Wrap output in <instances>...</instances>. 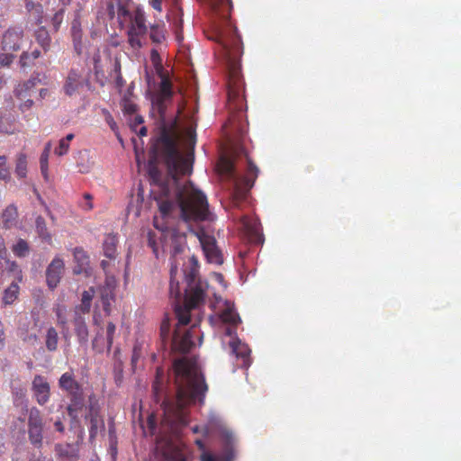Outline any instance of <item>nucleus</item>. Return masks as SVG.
<instances>
[{
	"mask_svg": "<svg viewBox=\"0 0 461 461\" xmlns=\"http://www.w3.org/2000/svg\"><path fill=\"white\" fill-rule=\"evenodd\" d=\"M18 217L17 208L14 204L8 205L3 212L4 227L10 229L15 225Z\"/></svg>",
	"mask_w": 461,
	"mask_h": 461,
	"instance_id": "29",
	"label": "nucleus"
},
{
	"mask_svg": "<svg viewBox=\"0 0 461 461\" xmlns=\"http://www.w3.org/2000/svg\"><path fill=\"white\" fill-rule=\"evenodd\" d=\"M34 104L33 100L32 97L25 99L19 104V109L21 112L25 113L29 111Z\"/></svg>",
	"mask_w": 461,
	"mask_h": 461,
	"instance_id": "54",
	"label": "nucleus"
},
{
	"mask_svg": "<svg viewBox=\"0 0 461 461\" xmlns=\"http://www.w3.org/2000/svg\"><path fill=\"white\" fill-rule=\"evenodd\" d=\"M236 153L238 156L245 157L247 165L246 174L244 176L239 175L236 172L233 162L224 158L221 160V168L232 182L231 201L234 206L239 207L240 203L247 199L250 189L254 186L259 169L254 164L243 146H238Z\"/></svg>",
	"mask_w": 461,
	"mask_h": 461,
	"instance_id": "4",
	"label": "nucleus"
},
{
	"mask_svg": "<svg viewBox=\"0 0 461 461\" xmlns=\"http://www.w3.org/2000/svg\"><path fill=\"white\" fill-rule=\"evenodd\" d=\"M59 344V334L55 328L50 327L47 330L46 338H45V346L46 348L50 351H56Z\"/></svg>",
	"mask_w": 461,
	"mask_h": 461,
	"instance_id": "31",
	"label": "nucleus"
},
{
	"mask_svg": "<svg viewBox=\"0 0 461 461\" xmlns=\"http://www.w3.org/2000/svg\"><path fill=\"white\" fill-rule=\"evenodd\" d=\"M11 175L7 166V158L5 156H0V179L9 181Z\"/></svg>",
	"mask_w": 461,
	"mask_h": 461,
	"instance_id": "49",
	"label": "nucleus"
},
{
	"mask_svg": "<svg viewBox=\"0 0 461 461\" xmlns=\"http://www.w3.org/2000/svg\"><path fill=\"white\" fill-rule=\"evenodd\" d=\"M115 281L113 278H107L105 284L99 288L100 300L102 307L106 315L112 312V305L114 302Z\"/></svg>",
	"mask_w": 461,
	"mask_h": 461,
	"instance_id": "16",
	"label": "nucleus"
},
{
	"mask_svg": "<svg viewBox=\"0 0 461 461\" xmlns=\"http://www.w3.org/2000/svg\"><path fill=\"white\" fill-rule=\"evenodd\" d=\"M41 56L39 50H34L32 52L23 51L19 59L21 68H25L31 67L33 64V60L37 59Z\"/></svg>",
	"mask_w": 461,
	"mask_h": 461,
	"instance_id": "38",
	"label": "nucleus"
},
{
	"mask_svg": "<svg viewBox=\"0 0 461 461\" xmlns=\"http://www.w3.org/2000/svg\"><path fill=\"white\" fill-rule=\"evenodd\" d=\"M32 391L38 404L45 405L50 398V385L46 377L36 375L32 383Z\"/></svg>",
	"mask_w": 461,
	"mask_h": 461,
	"instance_id": "13",
	"label": "nucleus"
},
{
	"mask_svg": "<svg viewBox=\"0 0 461 461\" xmlns=\"http://www.w3.org/2000/svg\"><path fill=\"white\" fill-rule=\"evenodd\" d=\"M149 5L158 12L162 11V0H149Z\"/></svg>",
	"mask_w": 461,
	"mask_h": 461,
	"instance_id": "61",
	"label": "nucleus"
},
{
	"mask_svg": "<svg viewBox=\"0 0 461 461\" xmlns=\"http://www.w3.org/2000/svg\"><path fill=\"white\" fill-rule=\"evenodd\" d=\"M28 428H43L41 413L36 407L29 410Z\"/></svg>",
	"mask_w": 461,
	"mask_h": 461,
	"instance_id": "39",
	"label": "nucleus"
},
{
	"mask_svg": "<svg viewBox=\"0 0 461 461\" xmlns=\"http://www.w3.org/2000/svg\"><path fill=\"white\" fill-rule=\"evenodd\" d=\"M161 335L167 336L169 332V323L167 321H164L161 324Z\"/></svg>",
	"mask_w": 461,
	"mask_h": 461,
	"instance_id": "62",
	"label": "nucleus"
},
{
	"mask_svg": "<svg viewBox=\"0 0 461 461\" xmlns=\"http://www.w3.org/2000/svg\"><path fill=\"white\" fill-rule=\"evenodd\" d=\"M241 227L252 241H258L260 239V224L257 220L251 219L248 216H243L240 219Z\"/></svg>",
	"mask_w": 461,
	"mask_h": 461,
	"instance_id": "21",
	"label": "nucleus"
},
{
	"mask_svg": "<svg viewBox=\"0 0 461 461\" xmlns=\"http://www.w3.org/2000/svg\"><path fill=\"white\" fill-rule=\"evenodd\" d=\"M157 75L160 77L161 81L158 86V91L155 96V102L159 111H162L165 102L170 100L173 96L172 83L166 71Z\"/></svg>",
	"mask_w": 461,
	"mask_h": 461,
	"instance_id": "15",
	"label": "nucleus"
},
{
	"mask_svg": "<svg viewBox=\"0 0 461 461\" xmlns=\"http://www.w3.org/2000/svg\"><path fill=\"white\" fill-rule=\"evenodd\" d=\"M183 251V248L181 245L176 244L173 248L172 257L171 258L176 259V256Z\"/></svg>",
	"mask_w": 461,
	"mask_h": 461,
	"instance_id": "64",
	"label": "nucleus"
},
{
	"mask_svg": "<svg viewBox=\"0 0 461 461\" xmlns=\"http://www.w3.org/2000/svg\"><path fill=\"white\" fill-rule=\"evenodd\" d=\"M211 9L226 23L219 31L221 55L227 68V106L229 110L228 123L231 130L243 134L246 132L245 85L241 74L240 59L243 46L237 28L230 21L232 9L231 0H207Z\"/></svg>",
	"mask_w": 461,
	"mask_h": 461,
	"instance_id": "2",
	"label": "nucleus"
},
{
	"mask_svg": "<svg viewBox=\"0 0 461 461\" xmlns=\"http://www.w3.org/2000/svg\"><path fill=\"white\" fill-rule=\"evenodd\" d=\"M90 87V81L87 77H84L82 72L77 68H71L65 78L63 85V91L66 95L71 97L80 93L84 86Z\"/></svg>",
	"mask_w": 461,
	"mask_h": 461,
	"instance_id": "11",
	"label": "nucleus"
},
{
	"mask_svg": "<svg viewBox=\"0 0 461 461\" xmlns=\"http://www.w3.org/2000/svg\"><path fill=\"white\" fill-rule=\"evenodd\" d=\"M51 145L47 143L40 158L41 172L46 181L49 180V156Z\"/></svg>",
	"mask_w": 461,
	"mask_h": 461,
	"instance_id": "34",
	"label": "nucleus"
},
{
	"mask_svg": "<svg viewBox=\"0 0 461 461\" xmlns=\"http://www.w3.org/2000/svg\"><path fill=\"white\" fill-rule=\"evenodd\" d=\"M69 149V144L64 140L61 139L59 140V146L55 149V154L58 156H63L68 153Z\"/></svg>",
	"mask_w": 461,
	"mask_h": 461,
	"instance_id": "53",
	"label": "nucleus"
},
{
	"mask_svg": "<svg viewBox=\"0 0 461 461\" xmlns=\"http://www.w3.org/2000/svg\"><path fill=\"white\" fill-rule=\"evenodd\" d=\"M34 37L38 44L47 52L51 47V37L45 26H40L34 32Z\"/></svg>",
	"mask_w": 461,
	"mask_h": 461,
	"instance_id": "27",
	"label": "nucleus"
},
{
	"mask_svg": "<svg viewBox=\"0 0 461 461\" xmlns=\"http://www.w3.org/2000/svg\"><path fill=\"white\" fill-rule=\"evenodd\" d=\"M86 406L84 393L69 396V403L67 406V412L71 420V424L79 425V413Z\"/></svg>",
	"mask_w": 461,
	"mask_h": 461,
	"instance_id": "17",
	"label": "nucleus"
},
{
	"mask_svg": "<svg viewBox=\"0 0 461 461\" xmlns=\"http://www.w3.org/2000/svg\"><path fill=\"white\" fill-rule=\"evenodd\" d=\"M13 397H14V404L15 406H22L25 411H28L27 409V401H26V390L24 388H14L13 389Z\"/></svg>",
	"mask_w": 461,
	"mask_h": 461,
	"instance_id": "42",
	"label": "nucleus"
},
{
	"mask_svg": "<svg viewBox=\"0 0 461 461\" xmlns=\"http://www.w3.org/2000/svg\"><path fill=\"white\" fill-rule=\"evenodd\" d=\"M128 16L131 18L127 31L128 42L131 48L140 49L148 32L144 13L137 10L132 15L130 14Z\"/></svg>",
	"mask_w": 461,
	"mask_h": 461,
	"instance_id": "7",
	"label": "nucleus"
},
{
	"mask_svg": "<svg viewBox=\"0 0 461 461\" xmlns=\"http://www.w3.org/2000/svg\"><path fill=\"white\" fill-rule=\"evenodd\" d=\"M197 447L203 451V453L200 456L201 461H218V458L213 454L205 451V445L202 439H196L194 441Z\"/></svg>",
	"mask_w": 461,
	"mask_h": 461,
	"instance_id": "48",
	"label": "nucleus"
},
{
	"mask_svg": "<svg viewBox=\"0 0 461 461\" xmlns=\"http://www.w3.org/2000/svg\"><path fill=\"white\" fill-rule=\"evenodd\" d=\"M64 261L59 257L53 258L48 266L46 269V282L50 289L53 290L58 286L64 273Z\"/></svg>",
	"mask_w": 461,
	"mask_h": 461,
	"instance_id": "14",
	"label": "nucleus"
},
{
	"mask_svg": "<svg viewBox=\"0 0 461 461\" xmlns=\"http://www.w3.org/2000/svg\"><path fill=\"white\" fill-rule=\"evenodd\" d=\"M95 291L94 287H90L82 293L81 303L75 307V313L86 314L90 312L92 301Z\"/></svg>",
	"mask_w": 461,
	"mask_h": 461,
	"instance_id": "26",
	"label": "nucleus"
},
{
	"mask_svg": "<svg viewBox=\"0 0 461 461\" xmlns=\"http://www.w3.org/2000/svg\"><path fill=\"white\" fill-rule=\"evenodd\" d=\"M186 325L179 323L177 320V325L172 339V348L175 351L186 353L194 346L192 337L196 331V326L194 325L189 330H185L184 328Z\"/></svg>",
	"mask_w": 461,
	"mask_h": 461,
	"instance_id": "10",
	"label": "nucleus"
},
{
	"mask_svg": "<svg viewBox=\"0 0 461 461\" xmlns=\"http://www.w3.org/2000/svg\"><path fill=\"white\" fill-rule=\"evenodd\" d=\"M189 294L188 286L185 289V302L184 304L180 303L181 300V292L179 289L178 281L170 280L169 283V294L172 298L175 299L174 302V310L176 319L179 321L181 324H188L190 321V311L194 307H189L187 302V295Z\"/></svg>",
	"mask_w": 461,
	"mask_h": 461,
	"instance_id": "8",
	"label": "nucleus"
},
{
	"mask_svg": "<svg viewBox=\"0 0 461 461\" xmlns=\"http://www.w3.org/2000/svg\"><path fill=\"white\" fill-rule=\"evenodd\" d=\"M179 404L198 402L203 404L208 385L194 358L182 357L173 364Z\"/></svg>",
	"mask_w": 461,
	"mask_h": 461,
	"instance_id": "3",
	"label": "nucleus"
},
{
	"mask_svg": "<svg viewBox=\"0 0 461 461\" xmlns=\"http://www.w3.org/2000/svg\"><path fill=\"white\" fill-rule=\"evenodd\" d=\"M66 14V6H62L59 8L53 15L50 17V23L52 26L53 32H57L59 31L60 26L64 21Z\"/></svg>",
	"mask_w": 461,
	"mask_h": 461,
	"instance_id": "43",
	"label": "nucleus"
},
{
	"mask_svg": "<svg viewBox=\"0 0 461 461\" xmlns=\"http://www.w3.org/2000/svg\"><path fill=\"white\" fill-rule=\"evenodd\" d=\"M192 232L198 239L207 262L217 266L222 265L223 254L218 247L215 238L208 234L204 229H199Z\"/></svg>",
	"mask_w": 461,
	"mask_h": 461,
	"instance_id": "6",
	"label": "nucleus"
},
{
	"mask_svg": "<svg viewBox=\"0 0 461 461\" xmlns=\"http://www.w3.org/2000/svg\"><path fill=\"white\" fill-rule=\"evenodd\" d=\"M29 440L37 448L42 447L43 428H28Z\"/></svg>",
	"mask_w": 461,
	"mask_h": 461,
	"instance_id": "36",
	"label": "nucleus"
},
{
	"mask_svg": "<svg viewBox=\"0 0 461 461\" xmlns=\"http://www.w3.org/2000/svg\"><path fill=\"white\" fill-rule=\"evenodd\" d=\"M84 198H85V200H86V203H85L84 204H82V205H81V206H82V208H83L84 210H86V211H90V210H92V209H93V203H92V202H91V200H92V196H91V194H84Z\"/></svg>",
	"mask_w": 461,
	"mask_h": 461,
	"instance_id": "56",
	"label": "nucleus"
},
{
	"mask_svg": "<svg viewBox=\"0 0 461 461\" xmlns=\"http://www.w3.org/2000/svg\"><path fill=\"white\" fill-rule=\"evenodd\" d=\"M14 119L11 114L0 116V133L12 134L14 132Z\"/></svg>",
	"mask_w": 461,
	"mask_h": 461,
	"instance_id": "41",
	"label": "nucleus"
},
{
	"mask_svg": "<svg viewBox=\"0 0 461 461\" xmlns=\"http://www.w3.org/2000/svg\"><path fill=\"white\" fill-rule=\"evenodd\" d=\"M59 386L62 391L66 392L68 396L83 393L82 384L76 380L73 372L62 374L59 379Z\"/></svg>",
	"mask_w": 461,
	"mask_h": 461,
	"instance_id": "18",
	"label": "nucleus"
},
{
	"mask_svg": "<svg viewBox=\"0 0 461 461\" xmlns=\"http://www.w3.org/2000/svg\"><path fill=\"white\" fill-rule=\"evenodd\" d=\"M24 32L21 27H10L2 35L0 48L2 51L17 52L23 47Z\"/></svg>",
	"mask_w": 461,
	"mask_h": 461,
	"instance_id": "12",
	"label": "nucleus"
},
{
	"mask_svg": "<svg viewBox=\"0 0 461 461\" xmlns=\"http://www.w3.org/2000/svg\"><path fill=\"white\" fill-rule=\"evenodd\" d=\"M171 260V267H170V280H174L175 276L177 273V266L176 263V259L170 258Z\"/></svg>",
	"mask_w": 461,
	"mask_h": 461,
	"instance_id": "60",
	"label": "nucleus"
},
{
	"mask_svg": "<svg viewBox=\"0 0 461 461\" xmlns=\"http://www.w3.org/2000/svg\"><path fill=\"white\" fill-rule=\"evenodd\" d=\"M150 61L157 74H161L162 72H165L164 67L162 65V59L160 58L158 51L156 49H152L150 51Z\"/></svg>",
	"mask_w": 461,
	"mask_h": 461,
	"instance_id": "47",
	"label": "nucleus"
},
{
	"mask_svg": "<svg viewBox=\"0 0 461 461\" xmlns=\"http://www.w3.org/2000/svg\"><path fill=\"white\" fill-rule=\"evenodd\" d=\"M193 152L183 155L176 138L163 129L154 141L148 163V174L152 185L159 189L158 206L162 218L171 216L179 209L185 221L208 219L209 205L203 193L187 182L180 187L177 178L192 172Z\"/></svg>",
	"mask_w": 461,
	"mask_h": 461,
	"instance_id": "1",
	"label": "nucleus"
},
{
	"mask_svg": "<svg viewBox=\"0 0 461 461\" xmlns=\"http://www.w3.org/2000/svg\"><path fill=\"white\" fill-rule=\"evenodd\" d=\"M122 110L125 114H135L138 111V105L132 99L131 93L128 91L121 101Z\"/></svg>",
	"mask_w": 461,
	"mask_h": 461,
	"instance_id": "30",
	"label": "nucleus"
},
{
	"mask_svg": "<svg viewBox=\"0 0 461 461\" xmlns=\"http://www.w3.org/2000/svg\"><path fill=\"white\" fill-rule=\"evenodd\" d=\"M14 172L19 178L26 177L27 156L24 153H19L17 155Z\"/></svg>",
	"mask_w": 461,
	"mask_h": 461,
	"instance_id": "40",
	"label": "nucleus"
},
{
	"mask_svg": "<svg viewBox=\"0 0 461 461\" xmlns=\"http://www.w3.org/2000/svg\"><path fill=\"white\" fill-rule=\"evenodd\" d=\"M230 347L231 348V352L235 354L237 357L242 359L243 366L249 365L250 349L249 348L248 345L242 343L239 339H233L230 342Z\"/></svg>",
	"mask_w": 461,
	"mask_h": 461,
	"instance_id": "25",
	"label": "nucleus"
},
{
	"mask_svg": "<svg viewBox=\"0 0 461 461\" xmlns=\"http://www.w3.org/2000/svg\"><path fill=\"white\" fill-rule=\"evenodd\" d=\"M199 261L197 257L192 256L189 258V267L185 270V277L188 285L189 294L187 302L189 307H197L203 303L206 296L208 284L199 277Z\"/></svg>",
	"mask_w": 461,
	"mask_h": 461,
	"instance_id": "5",
	"label": "nucleus"
},
{
	"mask_svg": "<svg viewBox=\"0 0 461 461\" xmlns=\"http://www.w3.org/2000/svg\"><path fill=\"white\" fill-rule=\"evenodd\" d=\"M118 238L114 234H107L103 241L104 256L110 260H115L117 258Z\"/></svg>",
	"mask_w": 461,
	"mask_h": 461,
	"instance_id": "24",
	"label": "nucleus"
},
{
	"mask_svg": "<svg viewBox=\"0 0 461 461\" xmlns=\"http://www.w3.org/2000/svg\"><path fill=\"white\" fill-rule=\"evenodd\" d=\"M165 32L163 25H152L149 32L150 40L155 43H161L165 40Z\"/></svg>",
	"mask_w": 461,
	"mask_h": 461,
	"instance_id": "46",
	"label": "nucleus"
},
{
	"mask_svg": "<svg viewBox=\"0 0 461 461\" xmlns=\"http://www.w3.org/2000/svg\"><path fill=\"white\" fill-rule=\"evenodd\" d=\"M100 60H101V56H100V51L99 50H96V52L94 54V57H93V61H94V71H95V74L96 77H98V74H99V70H100Z\"/></svg>",
	"mask_w": 461,
	"mask_h": 461,
	"instance_id": "55",
	"label": "nucleus"
},
{
	"mask_svg": "<svg viewBox=\"0 0 461 461\" xmlns=\"http://www.w3.org/2000/svg\"><path fill=\"white\" fill-rule=\"evenodd\" d=\"M39 5H41V3H35L33 0H25V9L28 13L33 11Z\"/></svg>",
	"mask_w": 461,
	"mask_h": 461,
	"instance_id": "58",
	"label": "nucleus"
},
{
	"mask_svg": "<svg viewBox=\"0 0 461 461\" xmlns=\"http://www.w3.org/2000/svg\"><path fill=\"white\" fill-rule=\"evenodd\" d=\"M237 450L235 447V441L230 434L225 436L224 444L221 449L220 456H217L218 461H233L236 458Z\"/></svg>",
	"mask_w": 461,
	"mask_h": 461,
	"instance_id": "23",
	"label": "nucleus"
},
{
	"mask_svg": "<svg viewBox=\"0 0 461 461\" xmlns=\"http://www.w3.org/2000/svg\"><path fill=\"white\" fill-rule=\"evenodd\" d=\"M164 390V374L163 370L160 368L157 369L156 377L152 384V393L154 396V400L157 403L161 401L162 394Z\"/></svg>",
	"mask_w": 461,
	"mask_h": 461,
	"instance_id": "28",
	"label": "nucleus"
},
{
	"mask_svg": "<svg viewBox=\"0 0 461 461\" xmlns=\"http://www.w3.org/2000/svg\"><path fill=\"white\" fill-rule=\"evenodd\" d=\"M43 14H44V11H43V6L41 4L37 5L33 11L29 13V14L34 19L35 23L38 25H40L43 23V19H44Z\"/></svg>",
	"mask_w": 461,
	"mask_h": 461,
	"instance_id": "52",
	"label": "nucleus"
},
{
	"mask_svg": "<svg viewBox=\"0 0 461 461\" xmlns=\"http://www.w3.org/2000/svg\"><path fill=\"white\" fill-rule=\"evenodd\" d=\"M74 258L79 267V269L76 272L80 273L86 270V267L89 265V257L82 248H76L74 249Z\"/></svg>",
	"mask_w": 461,
	"mask_h": 461,
	"instance_id": "35",
	"label": "nucleus"
},
{
	"mask_svg": "<svg viewBox=\"0 0 461 461\" xmlns=\"http://www.w3.org/2000/svg\"><path fill=\"white\" fill-rule=\"evenodd\" d=\"M19 290V285L12 283L4 292L3 303L5 305L14 303L18 297Z\"/></svg>",
	"mask_w": 461,
	"mask_h": 461,
	"instance_id": "37",
	"label": "nucleus"
},
{
	"mask_svg": "<svg viewBox=\"0 0 461 461\" xmlns=\"http://www.w3.org/2000/svg\"><path fill=\"white\" fill-rule=\"evenodd\" d=\"M70 33L72 37L74 50L78 56H80L83 52V30L81 26V21L78 15H77L71 23Z\"/></svg>",
	"mask_w": 461,
	"mask_h": 461,
	"instance_id": "20",
	"label": "nucleus"
},
{
	"mask_svg": "<svg viewBox=\"0 0 461 461\" xmlns=\"http://www.w3.org/2000/svg\"><path fill=\"white\" fill-rule=\"evenodd\" d=\"M106 11L110 19H113L115 15V6L113 2H108L106 5Z\"/></svg>",
	"mask_w": 461,
	"mask_h": 461,
	"instance_id": "59",
	"label": "nucleus"
},
{
	"mask_svg": "<svg viewBox=\"0 0 461 461\" xmlns=\"http://www.w3.org/2000/svg\"><path fill=\"white\" fill-rule=\"evenodd\" d=\"M12 250L16 257L24 258L29 254L30 247L26 240L19 239L13 246Z\"/></svg>",
	"mask_w": 461,
	"mask_h": 461,
	"instance_id": "44",
	"label": "nucleus"
},
{
	"mask_svg": "<svg viewBox=\"0 0 461 461\" xmlns=\"http://www.w3.org/2000/svg\"><path fill=\"white\" fill-rule=\"evenodd\" d=\"M39 79L36 77H31L28 80L18 84V86L14 88V96L20 101H23L32 97L34 88L38 84Z\"/></svg>",
	"mask_w": 461,
	"mask_h": 461,
	"instance_id": "19",
	"label": "nucleus"
},
{
	"mask_svg": "<svg viewBox=\"0 0 461 461\" xmlns=\"http://www.w3.org/2000/svg\"><path fill=\"white\" fill-rule=\"evenodd\" d=\"M36 231L39 234V237L48 242H51V235L48 230L46 221L42 216H38L35 220Z\"/></svg>",
	"mask_w": 461,
	"mask_h": 461,
	"instance_id": "32",
	"label": "nucleus"
},
{
	"mask_svg": "<svg viewBox=\"0 0 461 461\" xmlns=\"http://www.w3.org/2000/svg\"><path fill=\"white\" fill-rule=\"evenodd\" d=\"M15 59L14 52L13 51H3L0 53V65L2 67H9Z\"/></svg>",
	"mask_w": 461,
	"mask_h": 461,
	"instance_id": "50",
	"label": "nucleus"
},
{
	"mask_svg": "<svg viewBox=\"0 0 461 461\" xmlns=\"http://www.w3.org/2000/svg\"><path fill=\"white\" fill-rule=\"evenodd\" d=\"M85 420L89 421V440L93 442L99 430H104V420L101 415L100 406L94 394L88 398Z\"/></svg>",
	"mask_w": 461,
	"mask_h": 461,
	"instance_id": "9",
	"label": "nucleus"
},
{
	"mask_svg": "<svg viewBox=\"0 0 461 461\" xmlns=\"http://www.w3.org/2000/svg\"><path fill=\"white\" fill-rule=\"evenodd\" d=\"M84 314L75 313L73 323L75 333L80 344H86L88 340V328Z\"/></svg>",
	"mask_w": 461,
	"mask_h": 461,
	"instance_id": "22",
	"label": "nucleus"
},
{
	"mask_svg": "<svg viewBox=\"0 0 461 461\" xmlns=\"http://www.w3.org/2000/svg\"><path fill=\"white\" fill-rule=\"evenodd\" d=\"M115 330H116L115 324H113L111 321L108 322L107 327H106V340H107L108 350H110L113 346Z\"/></svg>",
	"mask_w": 461,
	"mask_h": 461,
	"instance_id": "51",
	"label": "nucleus"
},
{
	"mask_svg": "<svg viewBox=\"0 0 461 461\" xmlns=\"http://www.w3.org/2000/svg\"><path fill=\"white\" fill-rule=\"evenodd\" d=\"M220 317L223 322L229 323V324H231L234 326L237 325L239 322H240V318L239 314L229 304L221 312Z\"/></svg>",
	"mask_w": 461,
	"mask_h": 461,
	"instance_id": "33",
	"label": "nucleus"
},
{
	"mask_svg": "<svg viewBox=\"0 0 461 461\" xmlns=\"http://www.w3.org/2000/svg\"><path fill=\"white\" fill-rule=\"evenodd\" d=\"M5 345V332L4 324L0 321V349H3Z\"/></svg>",
	"mask_w": 461,
	"mask_h": 461,
	"instance_id": "57",
	"label": "nucleus"
},
{
	"mask_svg": "<svg viewBox=\"0 0 461 461\" xmlns=\"http://www.w3.org/2000/svg\"><path fill=\"white\" fill-rule=\"evenodd\" d=\"M196 402H192V403H195ZM191 404V402H186L185 404H179L178 399L176 398V407L171 406L169 407V412L171 411V409H174V415L176 421H178L179 423H185V408L186 405Z\"/></svg>",
	"mask_w": 461,
	"mask_h": 461,
	"instance_id": "45",
	"label": "nucleus"
},
{
	"mask_svg": "<svg viewBox=\"0 0 461 461\" xmlns=\"http://www.w3.org/2000/svg\"><path fill=\"white\" fill-rule=\"evenodd\" d=\"M192 430L194 433L202 432L204 436L209 435V429L208 427H203V429H200L199 426H194L192 428Z\"/></svg>",
	"mask_w": 461,
	"mask_h": 461,
	"instance_id": "63",
	"label": "nucleus"
}]
</instances>
